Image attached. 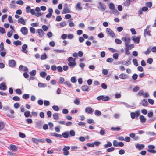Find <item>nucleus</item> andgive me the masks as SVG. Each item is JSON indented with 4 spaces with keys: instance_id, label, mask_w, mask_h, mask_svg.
Listing matches in <instances>:
<instances>
[{
    "instance_id": "obj_1",
    "label": "nucleus",
    "mask_w": 156,
    "mask_h": 156,
    "mask_svg": "<svg viewBox=\"0 0 156 156\" xmlns=\"http://www.w3.org/2000/svg\"><path fill=\"white\" fill-rule=\"evenodd\" d=\"M70 149V147L69 146H64L63 148L62 149L63 151V154L64 155L66 156H67L69 154V152L68 151Z\"/></svg>"
},
{
    "instance_id": "obj_2",
    "label": "nucleus",
    "mask_w": 156,
    "mask_h": 156,
    "mask_svg": "<svg viewBox=\"0 0 156 156\" xmlns=\"http://www.w3.org/2000/svg\"><path fill=\"white\" fill-rule=\"evenodd\" d=\"M106 32L107 34L112 37H114L115 36V34L114 32L110 28H107Z\"/></svg>"
},
{
    "instance_id": "obj_3",
    "label": "nucleus",
    "mask_w": 156,
    "mask_h": 156,
    "mask_svg": "<svg viewBox=\"0 0 156 156\" xmlns=\"http://www.w3.org/2000/svg\"><path fill=\"white\" fill-rule=\"evenodd\" d=\"M148 148L149 149L147 150V151L148 152L154 154H155L156 153V151L154 150L155 148L154 146L152 145H149L148 146Z\"/></svg>"
},
{
    "instance_id": "obj_4",
    "label": "nucleus",
    "mask_w": 156,
    "mask_h": 156,
    "mask_svg": "<svg viewBox=\"0 0 156 156\" xmlns=\"http://www.w3.org/2000/svg\"><path fill=\"white\" fill-rule=\"evenodd\" d=\"M148 10V7L146 6L144 7L139 9L138 13L139 15H142L143 14V12H145Z\"/></svg>"
},
{
    "instance_id": "obj_5",
    "label": "nucleus",
    "mask_w": 156,
    "mask_h": 156,
    "mask_svg": "<svg viewBox=\"0 0 156 156\" xmlns=\"http://www.w3.org/2000/svg\"><path fill=\"white\" fill-rule=\"evenodd\" d=\"M122 40L125 42V45L129 44L130 41V39L128 37L126 36L122 38Z\"/></svg>"
},
{
    "instance_id": "obj_6",
    "label": "nucleus",
    "mask_w": 156,
    "mask_h": 156,
    "mask_svg": "<svg viewBox=\"0 0 156 156\" xmlns=\"http://www.w3.org/2000/svg\"><path fill=\"white\" fill-rule=\"evenodd\" d=\"M99 6L98 8L102 11H104L106 9V6L103 3L101 2H100L99 3Z\"/></svg>"
},
{
    "instance_id": "obj_7",
    "label": "nucleus",
    "mask_w": 156,
    "mask_h": 156,
    "mask_svg": "<svg viewBox=\"0 0 156 156\" xmlns=\"http://www.w3.org/2000/svg\"><path fill=\"white\" fill-rule=\"evenodd\" d=\"M32 142L36 144H38V142L44 143L45 142L44 140L42 139H37L33 138L31 139Z\"/></svg>"
},
{
    "instance_id": "obj_8",
    "label": "nucleus",
    "mask_w": 156,
    "mask_h": 156,
    "mask_svg": "<svg viewBox=\"0 0 156 156\" xmlns=\"http://www.w3.org/2000/svg\"><path fill=\"white\" fill-rule=\"evenodd\" d=\"M37 33L39 36L40 37H43L44 36L45 33L41 29H39L37 30Z\"/></svg>"
},
{
    "instance_id": "obj_9",
    "label": "nucleus",
    "mask_w": 156,
    "mask_h": 156,
    "mask_svg": "<svg viewBox=\"0 0 156 156\" xmlns=\"http://www.w3.org/2000/svg\"><path fill=\"white\" fill-rule=\"evenodd\" d=\"M7 89V86L5 83L3 82L0 84V90H5Z\"/></svg>"
},
{
    "instance_id": "obj_10",
    "label": "nucleus",
    "mask_w": 156,
    "mask_h": 156,
    "mask_svg": "<svg viewBox=\"0 0 156 156\" xmlns=\"http://www.w3.org/2000/svg\"><path fill=\"white\" fill-rule=\"evenodd\" d=\"M140 38L139 37H136L135 36L132 37V39L134 42L136 44H138L140 41Z\"/></svg>"
},
{
    "instance_id": "obj_11",
    "label": "nucleus",
    "mask_w": 156,
    "mask_h": 156,
    "mask_svg": "<svg viewBox=\"0 0 156 156\" xmlns=\"http://www.w3.org/2000/svg\"><path fill=\"white\" fill-rule=\"evenodd\" d=\"M21 32L24 35H26L27 34L28 30L25 27H23L21 29Z\"/></svg>"
},
{
    "instance_id": "obj_12",
    "label": "nucleus",
    "mask_w": 156,
    "mask_h": 156,
    "mask_svg": "<svg viewBox=\"0 0 156 156\" xmlns=\"http://www.w3.org/2000/svg\"><path fill=\"white\" fill-rule=\"evenodd\" d=\"M85 111L88 114H91L93 112V109L91 107H87L86 108Z\"/></svg>"
},
{
    "instance_id": "obj_13",
    "label": "nucleus",
    "mask_w": 156,
    "mask_h": 156,
    "mask_svg": "<svg viewBox=\"0 0 156 156\" xmlns=\"http://www.w3.org/2000/svg\"><path fill=\"white\" fill-rule=\"evenodd\" d=\"M71 12V11L67 7H64L62 12V13L63 14L67 13H70Z\"/></svg>"
},
{
    "instance_id": "obj_14",
    "label": "nucleus",
    "mask_w": 156,
    "mask_h": 156,
    "mask_svg": "<svg viewBox=\"0 0 156 156\" xmlns=\"http://www.w3.org/2000/svg\"><path fill=\"white\" fill-rule=\"evenodd\" d=\"M17 147L15 145L10 144L9 146V149L13 151H16L17 150Z\"/></svg>"
},
{
    "instance_id": "obj_15",
    "label": "nucleus",
    "mask_w": 156,
    "mask_h": 156,
    "mask_svg": "<svg viewBox=\"0 0 156 156\" xmlns=\"http://www.w3.org/2000/svg\"><path fill=\"white\" fill-rule=\"evenodd\" d=\"M9 66L11 67H13L16 65V62L14 60H11L9 61Z\"/></svg>"
},
{
    "instance_id": "obj_16",
    "label": "nucleus",
    "mask_w": 156,
    "mask_h": 156,
    "mask_svg": "<svg viewBox=\"0 0 156 156\" xmlns=\"http://www.w3.org/2000/svg\"><path fill=\"white\" fill-rule=\"evenodd\" d=\"M136 147L139 150H141L144 147V145L143 144H137L136 145Z\"/></svg>"
},
{
    "instance_id": "obj_17",
    "label": "nucleus",
    "mask_w": 156,
    "mask_h": 156,
    "mask_svg": "<svg viewBox=\"0 0 156 156\" xmlns=\"http://www.w3.org/2000/svg\"><path fill=\"white\" fill-rule=\"evenodd\" d=\"M28 47L27 45L26 44H23L22 46V50L21 51L27 54V51L26 50V49Z\"/></svg>"
},
{
    "instance_id": "obj_18",
    "label": "nucleus",
    "mask_w": 156,
    "mask_h": 156,
    "mask_svg": "<svg viewBox=\"0 0 156 156\" xmlns=\"http://www.w3.org/2000/svg\"><path fill=\"white\" fill-rule=\"evenodd\" d=\"M19 69L23 71H28V68L26 66H24L22 65H21L19 67Z\"/></svg>"
},
{
    "instance_id": "obj_19",
    "label": "nucleus",
    "mask_w": 156,
    "mask_h": 156,
    "mask_svg": "<svg viewBox=\"0 0 156 156\" xmlns=\"http://www.w3.org/2000/svg\"><path fill=\"white\" fill-rule=\"evenodd\" d=\"M62 137L65 138H67L69 137V132L68 131L62 133Z\"/></svg>"
},
{
    "instance_id": "obj_20",
    "label": "nucleus",
    "mask_w": 156,
    "mask_h": 156,
    "mask_svg": "<svg viewBox=\"0 0 156 156\" xmlns=\"http://www.w3.org/2000/svg\"><path fill=\"white\" fill-rule=\"evenodd\" d=\"M125 48L127 49L128 50H130L131 49L134 48V45L133 44H131L129 45V44L125 45Z\"/></svg>"
},
{
    "instance_id": "obj_21",
    "label": "nucleus",
    "mask_w": 156,
    "mask_h": 156,
    "mask_svg": "<svg viewBox=\"0 0 156 156\" xmlns=\"http://www.w3.org/2000/svg\"><path fill=\"white\" fill-rule=\"evenodd\" d=\"M18 22L19 23L22 24L23 25H26L25 21L22 18H19L18 20Z\"/></svg>"
},
{
    "instance_id": "obj_22",
    "label": "nucleus",
    "mask_w": 156,
    "mask_h": 156,
    "mask_svg": "<svg viewBox=\"0 0 156 156\" xmlns=\"http://www.w3.org/2000/svg\"><path fill=\"white\" fill-rule=\"evenodd\" d=\"M139 119L141 123H144L146 121V118L143 115H140V116Z\"/></svg>"
},
{
    "instance_id": "obj_23",
    "label": "nucleus",
    "mask_w": 156,
    "mask_h": 156,
    "mask_svg": "<svg viewBox=\"0 0 156 156\" xmlns=\"http://www.w3.org/2000/svg\"><path fill=\"white\" fill-rule=\"evenodd\" d=\"M119 77L121 79H126L127 78L128 76L127 74L122 73L119 76Z\"/></svg>"
},
{
    "instance_id": "obj_24",
    "label": "nucleus",
    "mask_w": 156,
    "mask_h": 156,
    "mask_svg": "<svg viewBox=\"0 0 156 156\" xmlns=\"http://www.w3.org/2000/svg\"><path fill=\"white\" fill-rule=\"evenodd\" d=\"M81 3L80 2H78L76 6V9L79 10H81L82 9V7L81 6Z\"/></svg>"
},
{
    "instance_id": "obj_25",
    "label": "nucleus",
    "mask_w": 156,
    "mask_h": 156,
    "mask_svg": "<svg viewBox=\"0 0 156 156\" xmlns=\"http://www.w3.org/2000/svg\"><path fill=\"white\" fill-rule=\"evenodd\" d=\"M82 90L84 91H88L89 87L87 85L83 86L81 87Z\"/></svg>"
},
{
    "instance_id": "obj_26",
    "label": "nucleus",
    "mask_w": 156,
    "mask_h": 156,
    "mask_svg": "<svg viewBox=\"0 0 156 156\" xmlns=\"http://www.w3.org/2000/svg\"><path fill=\"white\" fill-rule=\"evenodd\" d=\"M148 105V103L147 100L144 99H143L142 102V105L143 106H147Z\"/></svg>"
},
{
    "instance_id": "obj_27",
    "label": "nucleus",
    "mask_w": 156,
    "mask_h": 156,
    "mask_svg": "<svg viewBox=\"0 0 156 156\" xmlns=\"http://www.w3.org/2000/svg\"><path fill=\"white\" fill-rule=\"evenodd\" d=\"M13 44L14 45H15L16 46H17L18 45H21L22 44V42L20 41L17 40L14 41L13 42Z\"/></svg>"
},
{
    "instance_id": "obj_28",
    "label": "nucleus",
    "mask_w": 156,
    "mask_h": 156,
    "mask_svg": "<svg viewBox=\"0 0 156 156\" xmlns=\"http://www.w3.org/2000/svg\"><path fill=\"white\" fill-rule=\"evenodd\" d=\"M147 35H148L149 36H150L151 35L150 31L149 30H147V29H145L144 30V36L145 37Z\"/></svg>"
},
{
    "instance_id": "obj_29",
    "label": "nucleus",
    "mask_w": 156,
    "mask_h": 156,
    "mask_svg": "<svg viewBox=\"0 0 156 156\" xmlns=\"http://www.w3.org/2000/svg\"><path fill=\"white\" fill-rule=\"evenodd\" d=\"M130 2L129 0H126L125 2H123V5L127 7L129 5Z\"/></svg>"
},
{
    "instance_id": "obj_30",
    "label": "nucleus",
    "mask_w": 156,
    "mask_h": 156,
    "mask_svg": "<svg viewBox=\"0 0 156 156\" xmlns=\"http://www.w3.org/2000/svg\"><path fill=\"white\" fill-rule=\"evenodd\" d=\"M30 112L29 111H26L24 113V115L27 118L30 116L31 117L32 116L30 115Z\"/></svg>"
},
{
    "instance_id": "obj_31",
    "label": "nucleus",
    "mask_w": 156,
    "mask_h": 156,
    "mask_svg": "<svg viewBox=\"0 0 156 156\" xmlns=\"http://www.w3.org/2000/svg\"><path fill=\"white\" fill-rule=\"evenodd\" d=\"M76 62H70L68 63V65L71 67H73L76 65Z\"/></svg>"
},
{
    "instance_id": "obj_32",
    "label": "nucleus",
    "mask_w": 156,
    "mask_h": 156,
    "mask_svg": "<svg viewBox=\"0 0 156 156\" xmlns=\"http://www.w3.org/2000/svg\"><path fill=\"white\" fill-rule=\"evenodd\" d=\"M112 144L111 142L108 141L107 142V144H105L104 145V148H106L108 147H110L112 146Z\"/></svg>"
},
{
    "instance_id": "obj_33",
    "label": "nucleus",
    "mask_w": 156,
    "mask_h": 156,
    "mask_svg": "<svg viewBox=\"0 0 156 156\" xmlns=\"http://www.w3.org/2000/svg\"><path fill=\"white\" fill-rule=\"evenodd\" d=\"M16 6L15 4V1H12L11 2V3L10 4V7L11 8H14Z\"/></svg>"
},
{
    "instance_id": "obj_34",
    "label": "nucleus",
    "mask_w": 156,
    "mask_h": 156,
    "mask_svg": "<svg viewBox=\"0 0 156 156\" xmlns=\"http://www.w3.org/2000/svg\"><path fill=\"white\" fill-rule=\"evenodd\" d=\"M58 115H59L58 113H55L53 115V116L54 119L56 120H58Z\"/></svg>"
},
{
    "instance_id": "obj_35",
    "label": "nucleus",
    "mask_w": 156,
    "mask_h": 156,
    "mask_svg": "<svg viewBox=\"0 0 156 156\" xmlns=\"http://www.w3.org/2000/svg\"><path fill=\"white\" fill-rule=\"evenodd\" d=\"M47 55L45 53H44L42 55L41 57V59L42 60H45L47 59Z\"/></svg>"
},
{
    "instance_id": "obj_36",
    "label": "nucleus",
    "mask_w": 156,
    "mask_h": 156,
    "mask_svg": "<svg viewBox=\"0 0 156 156\" xmlns=\"http://www.w3.org/2000/svg\"><path fill=\"white\" fill-rule=\"evenodd\" d=\"M94 114L96 116H99L101 115V111L98 110H96L95 111Z\"/></svg>"
},
{
    "instance_id": "obj_37",
    "label": "nucleus",
    "mask_w": 156,
    "mask_h": 156,
    "mask_svg": "<svg viewBox=\"0 0 156 156\" xmlns=\"http://www.w3.org/2000/svg\"><path fill=\"white\" fill-rule=\"evenodd\" d=\"M5 125L3 122L2 121L0 122V131L3 129Z\"/></svg>"
},
{
    "instance_id": "obj_38",
    "label": "nucleus",
    "mask_w": 156,
    "mask_h": 156,
    "mask_svg": "<svg viewBox=\"0 0 156 156\" xmlns=\"http://www.w3.org/2000/svg\"><path fill=\"white\" fill-rule=\"evenodd\" d=\"M40 74L41 76L43 78L45 77L47 75L46 73L45 72L43 71L41 72Z\"/></svg>"
},
{
    "instance_id": "obj_39",
    "label": "nucleus",
    "mask_w": 156,
    "mask_h": 156,
    "mask_svg": "<svg viewBox=\"0 0 156 156\" xmlns=\"http://www.w3.org/2000/svg\"><path fill=\"white\" fill-rule=\"evenodd\" d=\"M120 104H123L126 107L128 108H131L133 106H130V105L128 104L127 103L123 102H120Z\"/></svg>"
},
{
    "instance_id": "obj_40",
    "label": "nucleus",
    "mask_w": 156,
    "mask_h": 156,
    "mask_svg": "<svg viewBox=\"0 0 156 156\" xmlns=\"http://www.w3.org/2000/svg\"><path fill=\"white\" fill-rule=\"evenodd\" d=\"M38 87H45L47 86V84L45 83H39L38 84Z\"/></svg>"
},
{
    "instance_id": "obj_41",
    "label": "nucleus",
    "mask_w": 156,
    "mask_h": 156,
    "mask_svg": "<svg viewBox=\"0 0 156 156\" xmlns=\"http://www.w3.org/2000/svg\"><path fill=\"white\" fill-rule=\"evenodd\" d=\"M64 84L67 85L68 87L70 88L71 87V84L69 81H66L64 82Z\"/></svg>"
},
{
    "instance_id": "obj_42",
    "label": "nucleus",
    "mask_w": 156,
    "mask_h": 156,
    "mask_svg": "<svg viewBox=\"0 0 156 156\" xmlns=\"http://www.w3.org/2000/svg\"><path fill=\"white\" fill-rule=\"evenodd\" d=\"M69 136H74L75 134V132L73 130H71L69 132Z\"/></svg>"
},
{
    "instance_id": "obj_43",
    "label": "nucleus",
    "mask_w": 156,
    "mask_h": 156,
    "mask_svg": "<svg viewBox=\"0 0 156 156\" xmlns=\"http://www.w3.org/2000/svg\"><path fill=\"white\" fill-rule=\"evenodd\" d=\"M145 5L147 7L151 8L152 6V4L151 2H148L146 3Z\"/></svg>"
},
{
    "instance_id": "obj_44",
    "label": "nucleus",
    "mask_w": 156,
    "mask_h": 156,
    "mask_svg": "<svg viewBox=\"0 0 156 156\" xmlns=\"http://www.w3.org/2000/svg\"><path fill=\"white\" fill-rule=\"evenodd\" d=\"M36 71L34 70H32L29 72V74L31 76H34L36 75Z\"/></svg>"
},
{
    "instance_id": "obj_45",
    "label": "nucleus",
    "mask_w": 156,
    "mask_h": 156,
    "mask_svg": "<svg viewBox=\"0 0 156 156\" xmlns=\"http://www.w3.org/2000/svg\"><path fill=\"white\" fill-rule=\"evenodd\" d=\"M76 60V59L75 58H73L72 57H69L67 59V60L69 62H75V61Z\"/></svg>"
},
{
    "instance_id": "obj_46",
    "label": "nucleus",
    "mask_w": 156,
    "mask_h": 156,
    "mask_svg": "<svg viewBox=\"0 0 156 156\" xmlns=\"http://www.w3.org/2000/svg\"><path fill=\"white\" fill-rule=\"evenodd\" d=\"M111 129L113 131H119L121 129V128L119 127H112L111 128Z\"/></svg>"
},
{
    "instance_id": "obj_47",
    "label": "nucleus",
    "mask_w": 156,
    "mask_h": 156,
    "mask_svg": "<svg viewBox=\"0 0 156 156\" xmlns=\"http://www.w3.org/2000/svg\"><path fill=\"white\" fill-rule=\"evenodd\" d=\"M52 108L53 110L56 111H58L59 110V109L58 106L56 105L53 106L52 107Z\"/></svg>"
},
{
    "instance_id": "obj_48",
    "label": "nucleus",
    "mask_w": 156,
    "mask_h": 156,
    "mask_svg": "<svg viewBox=\"0 0 156 156\" xmlns=\"http://www.w3.org/2000/svg\"><path fill=\"white\" fill-rule=\"evenodd\" d=\"M109 9L111 10L112 9H113L115 8V6L113 3H111L109 5Z\"/></svg>"
},
{
    "instance_id": "obj_49",
    "label": "nucleus",
    "mask_w": 156,
    "mask_h": 156,
    "mask_svg": "<svg viewBox=\"0 0 156 156\" xmlns=\"http://www.w3.org/2000/svg\"><path fill=\"white\" fill-rule=\"evenodd\" d=\"M106 132L104 129H101L99 132L101 136L105 135L106 134Z\"/></svg>"
},
{
    "instance_id": "obj_50",
    "label": "nucleus",
    "mask_w": 156,
    "mask_h": 156,
    "mask_svg": "<svg viewBox=\"0 0 156 156\" xmlns=\"http://www.w3.org/2000/svg\"><path fill=\"white\" fill-rule=\"evenodd\" d=\"M29 97L30 95L28 94H24L22 96L23 98L26 99H28L29 98Z\"/></svg>"
},
{
    "instance_id": "obj_51",
    "label": "nucleus",
    "mask_w": 156,
    "mask_h": 156,
    "mask_svg": "<svg viewBox=\"0 0 156 156\" xmlns=\"http://www.w3.org/2000/svg\"><path fill=\"white\" fill-rule=\"evenodd\" d=\"M12 99L15 101H19L20 100V98L17 96H15L12 98Z\"/></svg>"
},
{
    "instance_id": "obj_52",
    "label": "nucleus",
    "mask_w": 156,
    "mask_h": 156,
    "mask_svg": "<svg viewBox=\"0 0 156 156\" xmlns=\"http://www.w3.org/2000/svg\"><path fill=\"white\" fill-rule=\"evenodd\" d=\"M8 154L11 156H17V154L15 153H13L12 152L10 151H8L7 152Z\"/></svg>"
},
{
    "instance_id": "obj_53",
    "label": "nucleus",
    "mask_w": 156,
    "mask_h": 156,
    "mask_svg": "<svg viewBox=\"0 0 156 156\" xmlns=\"http://www.w3.org/2000/svg\"><path fill=\"white\" fill-rule=\"evenodd\" d=\"M139 90V87L138 86L135 87L133 90L134 92H136Z\"/></svg>"
},
{
    "instance_id": "obj_54",
    "label": "nucleus",
    "mask_w": 156,
    "mask_h": 156,
    "mask_svg": "<svg viewBox=\"0 0 156 156\" xmlns=\"http://www.w3.org/2000/svg\"><path fill=\"white\" fill-rule=\"evenodd\" d=\"M19 135L22 138H24L26 137L24 133L21 132H19Z\"/></svg>"
},
{
    "instance_id": "obj_55",
    "label": "nucleus",
    "mask_w": 156,
    "mask_h": 156,
    "mask_svg": "<svg viewBox=\"0 0 156 156\" xmlns=\"http://www.w3.org/2000/svg\"><path fill=\"white\" fill-rule=\"evenodd\" d=\"M65 81L64 79L62 77H60L59 78V83L61 84H64V82Z\"/></svg>"
},
{
    "instance_id": "obj_56",
    "label": "nucleus",
    "mask_w": 156,
    "mask_h": 156,
    "mask_svg": "<svg viewBox=\"0 0 156 156\" xmlns=\"http://www.w3.org/2000/svg\"><path fill=\"white\" fill-rule=\"evenodd\" d=\"M60 27H62L66 25V23L65 22H62L60 23Z\"/></svg>"
},
{
    "instance_id": "obj_57",
    "label": "nucleus",
    "mask_w": 156,
    "mask_h": 156,
    "mask_svg": "<svg viewBox=\"0 0 156 156\" xmlns=\"http://www.w3.org/2000/svg\"><path fill=\"white\" fill-rule=\"evenodd\" d=\"M115 41L116 44H121L122 43L121 40L118 38L115 39Z\"/></svg>"
},
{
    "instance_id": "obj_58",
    "label": "nucleus",
    "mask_w": 156,
    "mask_h": 156,
    "mask_svg": "<svg viewBox=\"0 0 156 156\" xmlns=\"http://www.w3.org/2000/svg\"><path fill=\"white\" fill-rule=\"evenodd\" d=\"M153 61V60L152 58H149L147 59V63L149 64H151L152 63Z\"/></svg>"
},
{
    "instance_id": "obj_59",
    "label": "nucleus",
    "mask_w": 156,
    "mask_h": 156,
    "mask_svg": "<svg viewBox=\"0 0 156 156\" xmlns=\"http://www.w3.org/2000/svg\"><path fill=\"white\" fill-rule=\"evenodd\" d=\"M104 100H103V101H109L110 99V98L108 96H105L104 95Z\"/></svg>"
},
{
    "instance_id": "obj_60",
    "label": "nucleus",
    "mask_w": 156,
    "mask_h": 156,
    "mask_svg": "<svg viewBox=\"0 0 156 156\" xmlns=\"http://www.w3.org/2000/svg\"><path fill=\"white\" fill-rule=\"evenodd\" d=\"M111 10H112V13L114 14H116L118 12V11L116 9H115V8H114L113 9H112Z\"/></svg>"
},
{
    "instance_id": "obj_61",
    "label": "nucleus",
    "mask_w": 156,
    "mask_h": 156,
    "mask_svg": "<svg viewBox=\"0 0 156 156\" xmlns=\"http://www.w3.org/2000/svg\"><path fill=\"white\" fill-rule=\"evenodd\" d=\"M140 111L139 110L135 112L134 113L136 117H138L140 115Z\"/></svg>"
},
{
    "instance_id": "obj_62",
    "label": "nucleus",
    "mask_w": 156,
    "mask_h": 156,
    "mask_svg": "<svg viewBox=\"0 0 156 156\" xmlns=\"http://www.w3.org/2000/svg\"><path fill=\"white\" fill-rule=\"evenodd\" d=\"M138 76V75L136 74L135 73L132 75V77L133 80H136L137 79Z\"/></svg>"
},
{
    "instance_id": "obj_63",
    "label": "nucleus",
    "mask_w": 156,
    "mask_h": 156,
    "mask_svg": "<svg viewBox=\"0 0 156 156\" xmlns=\"http://www.w3.org/2000/svg\"><path fill=\"white\" fill-rule=\"evenodd\" d=\"M70 80L71 82L74 83H75L77 81L76 80L74 77H72L71 78Z\"/></svg>"
},
{
    "instance_id": "obj_64",
    "label": "nucleus",
    "mask_w": 156,
    "mask_h": 156,
    "mask_svg": "<svg viewBox=\"0 0 156 156\" xmlns=\"http://www.w3.org/2000/svg\"><path fill=\"white\" fill-rule=\"evenodd\" d=\"M130 30L132 34L133 35L136 34V32L135 29L134 28H131L130 29Z\"/></svg>"
}]
</instances>
